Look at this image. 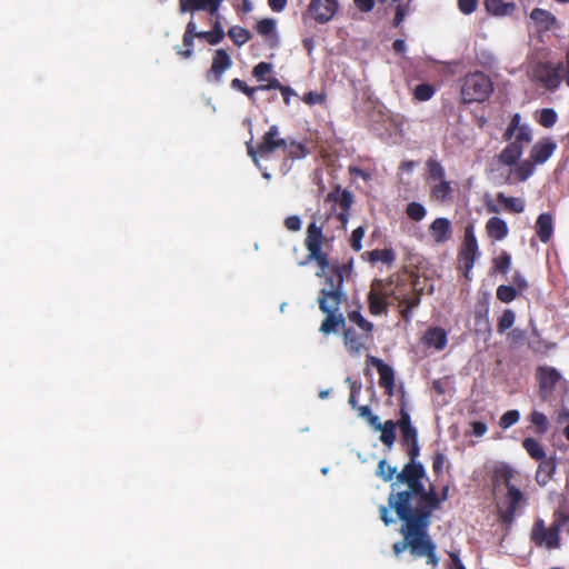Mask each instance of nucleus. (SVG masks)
I'll use <instances>...</instances> for the list:
<instances>
[{
	"mask_svg": "<svg viewBox=\"0 0 569 569\" xmlns=\"http://www.w3.org/2000/svg\"><path fill=\"white\" fill-rule=\"evenodd\" d=\"M445 455L441 453V452H436L432 457V470L435 472V475L439 476L441 475L442 470H443V465H445Z\"/></svg>",
	"mask_w": 569,
	"mask_h": 569,
	"instance_id": "61",
	"label": "nucleus"
},
{
	"mask_svg": "<svg viewBox=\"0 0 569 569\" xmlns=\"http://www.w3.org/2000/svg\"><path fill=\"white\" fill-rule=\"evenodd\" d=\"M496 296L501 302L510 303L519 296V292L513 286L500 284L496 290Z\"/></svg>",
	"mask_w": 569,
	"mask_h": 569,
	"instance_id": "38",
	"label": "nucleus"
},
{
	"mask_svg": "<svg viewBox=\"0 0 569 569\" xmlns=\"http://www.w3.org/2000/svg\"><path fill=\"white\" fill-rule=\"evenodd\" d=\"M287 147V139L280 137L278 126L272 124L261 138V141L254 147L251 141L247 142V152L254 163H258L260 158H269L277 150H284Z\"/></svg>",
	"mask_w": 569,
	"mask_h": 569,
	"instance_id": "7",
	"label": "nucleus"
},
{
	"mask_svg": "<svg viewBox=\"0 0 569 569\" xmlns=\"http://www.w3.org/2000/svg\"><path fill=\"white\" fill-rule=\"evenodd\" d=\"M342 302L326 303L322 299L319 301V309L326 315L320 326V332L323 335H330L336 332L339 328H345L346 319L342 313L339 312L340 305Z\"/></svg>",
	"mask_w": 569,
	"mask_h": 569,
	"instance_id": "14",
	"label": "nucleus"
},
{
	"mask_svg": "<svg viewBox=\"0 0 569 569\" xmlns=\"http://www.w3.org/2000/svg\"><path fill=\"white\" fill-rule=\"evenodd\" d=\"M339 9L338 0H310L303 19L309 16L320 24L328 23Z\"/></svg>",
	"mask_w": 569,
	"mask_h": 569,
	"instance_id": "15",
	"label": "nucleus"
},
{
	"mask_svg": "<svg viewBox=\"0 0 569 569\" xmlns=\"http://www.w3.org/2000/svg\"><path fill=\"white\" fill-rule=\"evenodd\" d=\"M553 521L556 525H558V529L560 531L563 530L569 533V515L557 511L553 513Z\"/></svg>",
	"mask_w": 569,
	"mask_h": 569,
	"instance_id": "59",
	"label": "nucleus"
},
{
	"mask_svg": "<svg viewBox=\"0 0 569 569\" xmlns=\"http://www.w3.org/2000/svg\"><path fill=\"white\" fill-rule=\"evenodd\" d=\"M283 152H286L287 157L291 160H298L307 157L309 154V149L307 144L302 142H297L295 140H287V147Z\"/></svg>",
	"mask_w": 569,
	"mask_h": 569,
	"instance_id": "30",
	"label": "nucleus"
},
{
	"mask_svg": "<svg viewBox=\"0 0 569 569\" xmlns=\"http://www.w3.org/2000/svg\"><path fill=\"white\" fill-rule=\"evenodd\" d=\"M401 445L402 447L418 442V431L416 427L401 430Z\"/></svg>",
	"mask_w": 569,
	"mask_h": 569,
	"instance_id": "56",
	"label": "nucleus"
},
{
	"mask_svg": "<svg viewBox=\"0 0 569 569\" xmlns=\"http://www.w3.org/2000/svg\"><path fill=\"white\" fill-rule=\"evenodd\" d=\"M327 96L322 92L309 91L303 94L302 101L308 106L322 104L326 102Z\"/></svg>",
	"mask_w": 569,
	"mask_h": 569,
	"instance_id": "54",
	"label": "nucleus"
},
{
	"mask_svg": "<svg viewBox=\"0 0 569 569\" xmlns=\"http://www.w3.org/2000/svg\"><path fill=\"white\" fill-rule=\"evenodd\" d=\"M194 39L199 41H204L209 46H213V27L207 31H198L197 24L193 19H191L184 30L182 38V48H177V53L181 56L183 59H189L193 52V42Z\"/></svg>",
	"mask_w": 569,
	"mask_h": 569,
	"instance_id": "11",
	"label": "nucleus"
},
{
	"mask_svg": "<svg viewBox=\"0 0 569 569\" xmlns=\"http://www.w3.org/2000/svg\"><path fill=\"white\" fill-rule=\"evenodd\" d=\"M208 11L213 16V0H179V11L194 12V11Z\"/></svg>",
	"mask_w": 569,
	"mask_h": 569,
	"instance_id": "27",
	"label": "nucleus"
},
{
	"mask_svg": "<svg viewBox=\"0 0 569 569\" xmlns=\"http://www.w3.org/2000/svg\"><path fill=\"white\" fill-rule=\"evenodd\" d=\"M558 120L557 112L551 108L541 109L539 112L538 123L543 128H551Z\"/></svg>",
	"mask_w": 569,
	"mask_h": 569,
	"instance_id": "41",
	"label": "nucleus"
},
{
	"mask_svg": "<svg viewBox=\"0 0 569 569\" xmlns=\"http://www.w3.org/2000/svg\"><path fill=\"white\" fill-rule=\"evenodd\" d=\"M256 30L259 34L269 37L276 32V21L270 18H264L257 22Z\"/></svg>",
	"mask_w": 569,
	"mask_h": 569,
	"instance_id": "47",
	"label": "nucleus"
},
{
	"mask_svg": "<svg viewBox=\"0 0 569 569\" xmlns=\"http://www.w3.org/2000/svg\"><path fill=\"white\" fill-rule=\"evenodd\" d=\"M409 4H410V0H408L407 3H405V4L397 6L396 13H395L393 21H392V26L395 28H398L403 22L406 14L408 12V9H409Z\"/></svg>",
	"mask_w": 569,
	"mask_h": 569,
	"instance_id": "57",
	"label": "nucleus"
},
{
	"mask_svg": "<svg viewBox=\"0 0 569 569\" xmlns=\"http://www.w3.org/2000/svg\"><path fill=\"white\" fill-rule=\"evenodd\" d=\"M486 231L488 237L495 241L503 240L509 233L507 222L499 217L488 219L486 222Z\"/></svg>",
	"mask_w": 569,
	"mask_h": 569,
	"instance_id": "22",
	"label": "nucleus"
},
{
	"mask_svg": "<svg viewBox=\"0 0 569 569\" xmlns=\"http://www.w3.org/2000/svg\"><path fill=\"white\" fill-rule=\"evenodd\" d=\"M538 461L539 465L536 471V481L540 486H546L552 479L556 472V458L546 456Z\"/></svg>",
	"mask_w": 569,
	"mask_h": 569,
	"instance_id": "20",
	"label": "nucleus"
},
{
	"mask_svg": "<svg viewBox=\"0 0 569 569\" xmlns=\"http://www.w3.org/2000/svg\"><path fill=\"white\" fill-rule=\"evenodd\" d=\"M497 201L513 213H521L525 210V201L521 198L507 197L505 193L499 192Z\"/></svg>",
	"mask_w": 569,
	"mask_h": 569,
	"instance_id": "31",
	"label": "nucleus"
},
{
	"mask_svg": "<svg viewBox=\"0 0 569 569\" xmlns=\"http://www.w3.org/2000/svg\"><path fill=\"white\" fill-rule=\"evenodd\" d=\"M520 419V413L518 410H508L505 412L499 420V426L502 429H508L515 423H517Z\"/></svg>",
	"mask_w": 569,
	"mask_h": 569,
	"instance_id": "50",
	"label": "nucleus"
},
{
	"mask_svg": "<svg viewBox=\"0 0 569 569\" xmlns=\"http://www.w3.org/2000/svg\"><path fill=\"white\" fill-rule=\"evenodd\" d=\"M228 36L237 46H242L251 38L249 30L240 26H233L229 29Z\"/></svg>",
	"mask_w": 569,
	"mask_h": 569,
	"instance_id": "39",
	"label": "nucleus"
},
{
	"mask_svg": "<svg viewBox=\"0 0 569 569\" xmlns=\"http://www.w3.org/2000/svg\"><path fill=\"white\" fill-rule=\"evenodd\" d=\"M428 231L435 243H446L452 238L451 221L448 218H436L430 223Z\"/></svg>",
	"mask_w": 569,
	"mask_h": 569,
	"instance_id": "17",
	"label": "nucleus"
},
{
	"mask_svg": "<svg viewBox=\"0 0 569 569\" xmlns=\"http://www.w3.org/2000/svg\"><path fill=\"white\" fill-rule=\"evenodd\" d=\"M530 422L536 427V432L539 435H543L549 429V421L545 413L540 411H532L529 416Z\"/></svg>",
	"mask_w": 569,
	"mask_h": 569,
	"instance_id": "40",
	"label": "nucleus"
},
{
	"mask_svg": "<svg viewBox=\"0 0 569 569\" xmlns=\"http://www.w3.org/2000/svg\"><path fill=\"white\" fill-rule=\"evenodd\" d=\"M371 339V335L363 331L358 332L355 328H343V342L351 355H358Z\"/></svg>",
	"mask_w": 569,
	"mask_h": 569,
	"instance_id": "16",
	"label": "nucleus"
},
{
	"mask_svg": "<svg viewBox=\"0 0 569 569\" xmlns=\"http://www.w3.org/2000/svg\"><path fill=\"white\" fill-rule=\"evenodd\" d=\"M560 373L551 367H539L537 371V379L540 389L551 390L560 380Z\"/></svg>",
	"mask_w": 569,
	"mask_h": 569,
	"instance_id": "23",
	"label": "nucleus"
},
{
	"mask_svg": "<svg viewBox=\"0 0 569 569\" xmlns=\"http://www.w3.org/2000/svg\"><path fill=\"white\" fill-rule=\"evenodd\" d=\"M521 116L519 113H515L511 117L510 123L507 129L502 133V139L505 141H511V139L520 132L523 127H528L527 124H521Z\"/></svg>",
	"mask_w": 569,
	"mask_h": 569,
	"instance_id": "35",
	"label": "nucleus"
},
{
	"mask_svg": "<svg viewBox=\"0 0 569 569\" xmlns=\"http://www.w3.org/2000/svg\"><path fill=\"white\" fill-rule=\"evenodd\" d=\"M348 319L357 325V327L366 332V333H369L371 335L372 330H373V323L368 321L359 310H352L348 313Z\"/></svg>",
	"mask_w": 569,
	"mask_h": 569,
	"instance_id": "36",
	"label": "nucleus"
},
{
	"mask_svg": "<svg viewBox=\"0 0 569 569\" xmlns=\"http://www.w3.org/2000/svg\"><path fill=\"white\" fill-rule=\"evenodd\" d=\"M356 8L361 12H370L375 7V0H353Z\"/></svg>",
	"mask_w": 569,
	"mask_h": 569,
	"instance_id": "63",
	"label": "nucleus"
},
{
	"mask_svg": "<svg viewBox=\"0 0 569 569\" xmlns=\"http://www.w3.org/2000/svg\"><path fill=\"white\" fill-rule=\"evenodd\" d=\"M516 319V315L511 309H507L503 311L502 316L499 318L497 329L500 333H503L509 328L512 327Z\"/></svg>",
	"mask_w": 569,
	"mask_h": 569,
	"instance_id": "48",
	"label": "nucleus"
},
{
	"mask_svg": "<svg viewBox=\"0 0 569 569\" xmlns=\"http://www.w3.org/2000/svg\"><path fill=\"white\" fill-rule=\"evenodd\" d=\"M513 470L509 466L497 467L493 471L492 483L497 487L503 483L508 490L506 495L507 508L499 510V520L505 525H511L515 520L516 510L525 500L523 493L511 483Z\"/></svg>",
	"mask_w": 569,
	"mask_h": 569,
	"instance_id": "4",
	"label": "nucleus"
},
{
	"mask_svg": "<svg viewBox=\"0 0 569 569\" xmlns=\"http://www.w3.org/2000/svg\"><path fill=\"white\" fill-rule=\"evenodd\" d=\"M403 448L409 457V461L397 475V481L391 483V491L388 498L437 503L433 495L426 492V487L422 482V479L426 477V469L417 460L420 455L419 442Z\"/></svg>",
	"mask_w": 569,
	"mask_h": 569,
	"instance_id": "3",
	"label": "nucleus"
},
{
	"mask_svg": "<svg viewBox=\"0 0 569 569\" xmlns=\"http://www.w3.org/2000/svg\"><path fill=\"white\" fill-rule=\"evenodd\" d=\"M419 303H420V296L418 293H415L411 297L403 298L400 301V307L405 306L406 308H409V309L412 310L413 308L418 307Z\"/></svg>",
	"mask_w": 569,
	"mask_h": 569,
	"instance_id": "64",
	"label": "nucleus"
},
{
	"mask_svg": "<svg viewBox=\"0 0 569 569\" xmlns=\"http://www.w3.org/2000/svg\"><path fill=\"white\" fill-rule=\"evenodd\" d=\"M479 0H458V8L463 14H471L478 8Z\"/></svg>",
	"mask_w": 569,
	"mask_h": 569,
	"instance_id": "60",
	"label": "nucleus"
},
{
	"mask_svg": "<svg viewBox=\"0 0 569 569\" xmlns=\"http://www.w3.org/2000/svg\"><path fill=\"white\" fill-rule=\"evenodd\" d=\"M372 428L377 431H381L380 441L390 449L397 439L396 422L393 420H387L386 422L381 423L378 420V425L372 426Z\"/></svg>",
	"mask_w": 569,
	"mask_h": 569,
	"instance_id": "26",
	"label": "nucleus"
},
{
	"mask_svg": "<svg viewBox=\"0 0 569 569\" xmlns=\"http://www.w3.org/2000/svg\"><path fill=\"white\" fill-rule=\"evenodd\" d=\"M436 90L433 86L429 83H420L415 88L413 97L419 101H428L432 98Z\"/></svg>",
	"mask_w": 569,
	"mask_h": 569,
	"instance_id": "45",
	"label": "nucleus"
},
{
	"mask_svg": "<svg viewBox=\"0 0 569 569\" xmlns=\"http://www.w3.org/2000/svg\"><path fill=\"white\" fill-rule=\"evenodd\" d=\"M284 226L290 231H299L301 228V220L298 216H289L284 219Z\"/></svg>",
	"mask_w": 569,
	"mask_h": 569,
	"instance_id": "62",
	"label": "nucleus"
},
{
	"mask_svg": "<svg viewBox=\"0 0 569 569\" xmlns=\"http://www.w3.org/2000/svg\"><path fill=\"white\" fill-rule=\"evenodd\" d=\"M366 229L360 226L356 228L350 237V247L353 251L359 252L362 249V238L365 237Z\"/></svg>",
	"mask_w": 569,
	"mask_h": 569,
	"instance_id": "52",
	"label": "nucleus"
},
{
	"mask_svg": "<svg viewBox=\"0 0 569 569\" xmlns=\"http://www.w3.org/2000/svg\"><path fill=\"white\" fill-rule=\"evenodd\" d=\"M421 340L425 346L440 351L443 350L448 343V335L447 331L440 327H431L427 329Z\"/></svg>",
	"mask_w": 569,
	"mask_h": 569,
	"instance_id": "19",
	"label": "nucleus"
},
{
	"mask_svg": "<svg viewBox=\"0 0 569 569\" xmlns=\"http://www.w3.org/2000/svg\"><path fill=\"white\" fill-rule=\"evenodd\" d=\"M512 286L518 290L519 295L529 288V283L520 271H516L512 276Z\"/></svg>",
	"mask_w": 569,
	"mask_h": 569,
	"instance_id": "58",
	"label": "nucleus"
},
{
	"mask_svg": "<svg viewBox=\"0 0 569 569\" xmlns=\"http://www.w3.org/2000/svg\"><path fill=\"white\" fill-rule=\"evenodd\" d=\"M535 164L530 159L522 161L516 170L517 177L520 181L527 180L535 171Z\"/></svg>",
	"mask_w": 569,
	"mask_h": 569,
	"instance_id": "49",
	"label": "nucleus"
},
{
	"mask_svg": "<svg viewBox=\"0 0 569 569\" xmlns=\"http://www.w3.org/2000/svg\"><path fill=\"white\" fill-rule=\"evenodd\" d=\"M231 66L229 54L222 50H216V73L228 69Z\"/></svg>",
	"mask_w": 569,
	"mask_h": 569,
	"instance_id": "51",
	"label": "nucleus"
},
{
	"mask_svg": "<svg viewBox=\"0 0 569 569\" xmlns=\"http://www.w3.org/2000/svg\"><path fill=\"white\" fill-rule=\"evenodd\" d=\"M376 475L382 479L385 482L391 481L395 477L397 478V468L392 467L387 462V460L382 459L378 462Z\"/></svg>",
	"mask_w": 569,
	"mask_h": 569,
	"instance_id": "37",
	"label": "nucleus"
},
{
	"mask_svg": "<svg viewBox=\"0 0 569 569\" xmlns=\"http://www.w3.org/2000/svg\"><path fill=\"white\" fill-rule=\"evenodd\" d=\"M480 256L478 240L475 234L472 224L465 228L463 239L458 250V269L463 271L466 279L475 266L477 258Z\"/></svg>",
	"mask_w": 569,
	"mask_h": 569,
	"instance_id": "8",
	"label": "nucleus"
},
{
	"mask_svg": "<svg viewBox=\"0 0 569 569\" xmlns=\"http://www.w3.org/2000/svg\"><path fill=\"white\" fill-rule=\"evenodd\" d=\"M557 143L551 138H543L537 141L529 153V158L533 163H545L556 151Z\"/></svg>",
	"mask_w": 569,
	"mask_h": 569,
	"instance_id": "18",
	"label": "nucleus"
},
{
	"mask_svg": "<svg viewBox=\"0 0 569 569\" xmlns=\"http://www.w3.org/2000/svg\"><path fill=\"white\" fill-rule=\"evenodd\" d=\"M491 79L481 71L468 73L462 81L461 96L466 103L482 102L492 92Z\"/></svg>",
	"mask_w": 569,
	"mask_h": 569,
	"instance_id": "6",
	"label": "nucleus"
},
{
	"mask_svg": "<svg viewBox=\"0 0 569 569\" xmlns=\"http://www.w3.org/2000/svg\"><path fill=\"white\" fill-rule=\"evenodd\" d=\"M406 213L411 220L418 222L426 217L427 210L420 202L412 201L407 204Z\"/></svg>",
	"mask_w": 569,
	"mask_h": 569,
	"instance_id": "42",
	"label": "nucleus"
},
{
	"mask_svg": "<svg viewBox=\"0 0 569 569\" xmlns=\"http://www.w3.org/2000/svg\"><path fill=\"white\" fill-rule=\"evenodd\" d=\"M511 267V254L502 250L497 257L492 259V272L507 274Z\"/></svg>",
	"mask_w": 569,
	"mask_h": 569,
	"instance_id": "34",
	"label": "nucleus"
},
{
	"mask_svg": "<svg viewBox=\"0 0 569 569\" xmlns=\"http://www.w3.org/2000/svg\"><path fill=\"white\" fill-rule=\"evenodd\" d=\"M530 18L545 29H549L556 22V18L550 11L540 8H535L530 13Z\"/></svg>",
	"mask_w": 569,
	"mask_h": 569,
	"instance_id": "33",
	"label": "nucleus"
},
{
	"mask_svg": "<svg viewBox=\"0 0 569 569\" xmlns=\"http://www.w3.org/2000/svg\"><path fill=\"white\" fill-rule=\"evenodd\" d=\"M368 259L371 263H376L378 261L383 262L387 266H390L396 260V253L393 249L386 248V249H375L367 252Z\"/></svg>",
	"mask_w": 569,
	"mask_h": 569,
	"instance_id": "29",
	"label": "nucleus"
},
{
	"mask_svg": "<svg viewBox=\"0 0 569 569\" xmlns=\"http://www.w3.org/2000/svg\"><path fill=\"white\" fill-rule=\"evenodd\" d=\"M388 505L403 522V539L392 545L395 555L399 556L409 549L413 558H426V563L436 568L439 563L437 545L431 539L428 528L431 523L432 509L437 503L388 498Z\"/></svg>",
	"mask_w": 569,
	"mask_h": 569,
	"instance_id": "1",
	"label": "nucleus"
},
{
	"mask_svg": "<svg viewBox=\"0 0 569 569\" xmlns=\"http://www.w3.org/2000/svg\"><path fill=\"white\" fill-rule=\"evenodd\" d=\"M370 363L377 369L379 373V386H388L395 385V371L393 369L385 363L381 359L376 357L369 358Z\"/></svg>",
	"mask_w": 569,
	"mask_h": 569,
	"instance_id": "25",
	"label": "nucleus"
},
{
	"mask_svg": "<svg viewBox=\"0 0 569 569\" xmlns=\"http://www.w3.org/2000/svg\"><path fill=\"white\" fill-rule=\"evenodd\" d=\"M328 242L323 236L322 227L316 222L309 223L305 239V246L308 251V260L316 261L320 268L318 277H325L323 287L319 290L318 302L322 299L326 303L342 302L346 299L343 292V272L351 270V264H331L329 254L322 251V246Z\"/></svg>",
	"mask_w": 569,
	"mask_h": 569,
	"instance_id": "2",
	"label": "nucleus"
},
{
	"mask_svg": "<svg viewBox=\"0 0 569 569\" xmlns=\"http://www.w3.org/2000/svg\"><path fill=\"white\" fill-rule=\"evenodd\" d=\"M356 410L358 416L367 420L371 427L378 425L379 417L371 412L369 406H358Z\"/></svg>",
	"mask_w": 569,
	"mask_h": 569,
	"instance_id": "55",
	"label": "nucleus"
},
{
	"mask_svg": "<svg viewBox=\"0 0 569 569\" xmlns=\"http://www.w3.org/2000/svg\"><path fill=\"white\" fill-rule=\"evenodd\" d=\"M272 71V66L271 63H268V62H264V61H261L259 62L257 66H254L253 70H252V76L258 80V81H264L266 80V77L271 73Z\"/></svg>",
	"mask_w": 569,
	"mask_h": 569,
	"instance_id": "53",
	"label": "nucleus"
},
{
	"mask_svg": "<svg viewBox=\"0 0 569 569\" xmlns=\"http://www.w3.org/2000/svg\"><path fill=\"white\" fill-rule=\"evenodd\" d=\"M326 202H333L335 209H339L336 218L341 222V226L346 228L350 218L351 207L355 202L352 192L347 189H341V187L338 184L327 194Z\"/></svg>",
	"mask_w": 569,
	"mask_h": 569,
	"instance_id": "12",
	"label": "nucleus"
},
{
	"mask_svg": "<svg viewBox=\"0 0 569 569\" xmlns=\"http://www.w3.org/2000/svg\"><path fill=\"white\" fill-rule=\"evenodd\" d=\"M231 87L244 93L252 102L256 101L254 93L260 90L258 87H249L244 81L238 78L231 81Z\"/></svg>",
	"mask_w": 569,
	"mask_h": 569,
	"instance_id": "46",
	"label": "nucleus"
},
{
	"mask_svg": "<svg viewBox=\"0 0 569 569\" xmlns=\"http://www.w3.org/2000/svg\"><path fill=\"white\" fill-rule=\"evenodd\" d=\"M562 69L563 62L556 66L551 62H538L533 68V79L548 90H556L561 83L560 72Z\"/></svg>",
	"mask_w": 569,
	"mask_h": 569,
	"instance_id": "13",
	"label": "nucleus"
},
{
	"mask_svg": "<svg viewBox=\"0 0 569 569\" xmlns=\"http://www.w3.org/2000/svg\"><path fill=\"white\" fill-rule=\"evenodd\" d=\"M531 139L530 128L523 127L516 136V139L510 141L498 154V162L509 167L516 164L523 153V144L529 143Z\"/></svg>",
	"mask_w": 569,
	"mask_h": 569,
	"instance_id": "9",
	"label": "nucleus"
},
{
	"mask_svg": "<svg viewBox=\"0 0 569 569\" xmlns=\"http://www.w3.org/2000/svg\"><path fill=\"white\" fill-rule=\"evenodd\" d=\"M536 233L539 240L543 243L550 241L553 234V219L548 212L539 214L536 221Z\"/></svg>",
	"mask_w": 569,
	"mask_h": 569,
	"instance_id": "21",
	"label": "nucleus"
},
{
	"mask_svg": "<svg viewBox=\"0 0 569 569\" xmlns=\"http://www.w3.org/2000/svg\"><path fill=\"white\" fill-rule=\"evenodd\" d=\"M390 284L391 282L388 283L381 279H376L371 284V289H376V291L379 292L383 299H386V301H388L390 298L398 299V296L395 293V291L390 289Z\"/></svg>",
	"mask_w": 569,
	"mask_h": 569,
	"instance_id": "43",
	"label": "nucleus"
},
{
	"mask_svg": "<svg viewBox=\"0 0 569 569\" xmlns=\"http://www.w3.org/2000/svg\"><path fill=\"white\" fill-rule=\"evenodd\" d=\"M427 181L430 186V199L440 203L453 201V188L451 182L446 180V170L436 158H429L426 162Z\"/></svg>",
	"mask_w": 569,
	"mask_h": 569,
	"instance_id": "5",
	"label": "nucleus"
},
{
	"mask_svg": "<svg viewBox=\"0 0 569 569\" xmlns=\"http://www.w3.org/2000/svg\"><path fill=\"white\" fill-rule=\"evenodd\" d=\"M522 448L530 456V458H532L537 461L547 456L541 443L538 440H536L535 438H530V437L525 438L522 440Z\"/></svg>",
	"mask_w": 569,
	"mask_h": 569,
	"instance_id": "32",
	"label": "nucleus"
},
{
	"mask_svg": "<svg viewBox=\"0 0 569 569\" xmlns=\"http://www.w3.org/2000/svg\"><path fill=\"white\" fill-rule=\"evenodd\" d=\"M405 390L401 388V408H400V418L398 421H395L397 425V428L401 430L412 428L411 418L408 411L406 410V403H405Z\"/></svg>",
	"mask_w": 569,
	"mask_h": 569,
	"instance_id": "44",
	"label": "nucleus"
},
{
	"mask_svg": "<svg viewBox=\"0 0 569 569\" xmlns=\"http://www.w3.org/2000/svg\"><path fill=\"white\" fill-rule=\"evenodd\" d=\"M486 11L496 17L511 16L517 9L515 2H505L503 0H485Z\"/></svg>",
	"mask_w": 569,
	"mask_h": 569,
	"instance_id": "24",
	"label": "nucleus"
},
{
	"mask_svg": "<svg viewBox=\"0 0 569 569\" xmlns=\"http://www.w3.org/2000/svg\"><path fill=\"white\" fill-rule=\"evenodd\" d=\"M389 302L383 299V297L376 291V289H371L368 293V307L369 311L372 316H380L382 313H387Z\"/></svg>",
	"mask_w": 569,
	"mask_h": 569,
	"instance_id": "28",
	"label": "nucleus"
},
{
	"mask_svg": "<svg viewBox=\"0 0 569 569\" xmlns=\"http://www.w3.org/2000/svg\"><path fill=\"white\" fill-rule=\"evenodd\" d=\"M560 530L558 525L552 521L549 528H546L542 519H537L532 526L530 538L538 546H545L547 549H557L560 547Z\"/></svg>",
	"mask_w": 569,
	"mask_h": 569,
	"instance_id": "10",
	"label": "nucleus"
}]
</instances>
